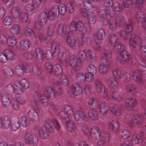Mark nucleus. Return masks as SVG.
<instances>
[{
  "instance_id": "58836bf2",
  "label": "nucleus",
  "mask_w": 146,
  "mask_h": 146,
  "mask_svg": "<svg viewBox=\"0 0 146 146\" xmlns=\"http://www.w3.org/2000/svg\"><path fill=\"white\" fill-rule=\"evenodd\" d=\"M24 33L25 35L27 36H30L31 38H33L35 36V33L33 31L32 29L28 27H25Z\"/></svg>"
},
{
  "instance_id": "09e8293b",
  "label": "nucleus",
  "mask_w": 146,
  "mask_h": 146,
  "mask_svg": "<svg viewBox=\"0 0 146 146\" xmlns=\"http://www.w3.org/2000/svg\"><path fill=\"white\" fill-rule=\"evenodd\" d=\"M36 7L34 6L33 4V5L29 4L27 5L25 8L27 11L25 13L29 14V15H32L34 12L33 9Z\"/></svg>"
},
{
  "instance_id": "2eb2a0df",
  "label": "nucleus",
  "mask_w": 146,
  "mask_h": 146,
  "mask_svg": "<svg viewBox=\"0 0 146 146\" xmlns=\"http://www.w3.org/2000/svg\"><path fill=\"white\" fill-rule=\"evenodd\" d=\"M76 79L78 82L81 83H83L85 80L89 82H91L93 81L92 77L89 78L88 73L84 74L83 73H79L77 74Z\"/></svg>"
},
{
  "instance_id": "bf43d9fd",
  "label": "nucleus",
  "mask_w": 146,
  "mask_h": 146,
  "mask_svg": "<svg viewBox=\"0 0 146 146\" xmlns=\"http://www.w3.org/2000/svg\"><path fill=\"white\" fill-rule=\"evenodd\" d=\"M43 56H44V58H46L48 59H52V56H55L56 55H54V54H52L51 52V50H46L44 51V53H43Z\"/></svg>"
},
{
  "instance_id": "603ef678",
  "label": "nucleus",
  "mask_w": 146,
  "mask_h": 146,
  "mask_svg": "<svg viewBox=\"0 0 146 146\" xmlns=\"http://www.w3.org/2000/svg\"><path fill=\"white\" fill-rule=\"evenodd\" d=\"M7 43L9 46L13 47L17 44V39L13 36L7 39Z\"/></svg>"
},
{
  "instance_id": "052dcab7",
  "label": "nucleus",
  "mask_w": 146,
  "mask_h": 146,
  "mask_svg": "<svg viewBox=\"0 0 146 146\" xmlns=\"http://www.w3.org/2000/svg\"><path fill=\"white\" fill-rule=\"evenodd\" d=\"M20 20L22 23H26L28 20V17L27 13L23 12L21 13L19 17Z\"/></svg>"
},
{
  "instance_id": "c03bdc74",
  "label": "nucleus",
  "mask_w": 146,
  "mask_h": 146,
  "mask_svg": "<svg viewBox=\"0 0 146 146\" xmlns=\"http://www.w3.org/2000/svg\"><path fill=\"white\" fill-rule=\"evenodd\" d=\"M60 49V45L58 42H54L52 44L51 52L52 54H55L57 52H58Z\"/></svg>"
},
{
  "instance_id": "72a5a7b5",
  "label": "nucleus",
  "mask_w": 146,
  "mask_h": 146,
  "mask_svg": "<svg viewBox=\"0 0 146 146\" xmlns=\"http://www.w3.org/2000/svg\"><path fill=\"white\" fill-rule=\"evenodd\" d=\"M3 52L4 54L5 55V56L7 57L8 59L10 60L14 59L15 55L13 51L9 49H6Z\"/></svg>"
},
{
  "instance_id": "f257e3e1",
  "label": "nucleus",
  "mask_w": 146,
  "mask_h": 146,
  "mask_svg": "<svg viewBox=\"0 0 146 146\" xmlns=\"http://www.w3.org/2000/svg\"><path fill=\"white\" fill-rule=\"evenodd\" d=\"M53 125H54L57 130L60 129V125L56 119H47L46 120L45 128L41 127L39 129V133L40 137L44 139H47L48 136L47 131L50 133L54 132V128Z\"/></svg>"
},
{
  "instance_id": "4468645a",
  "label": "nucleus",
  "mask_w": 146,
  "mask_h": 146,
  "mask_svg": "<svg viewBox=\"0 0 146 146\" xmlns=\"http://www.w3.org/2000/svg\"><path fill=\"white\" fill-rule=\"evenodd\" d=\"M69 62L70 66L72 68L75 69L76 70H79L81 68V60L77 58L71 56L70 58Z\"/></svg>"
},
{
  "instance_id": "c9c22d12",
  "label": "nucleus",
  "mask_w": 146,
  "mask_h": 146,
  "mask_svg": "<svg viewBox=\"0 0 146 146\" xmlns=\"http://www.w3.org/2000/svg\"><path fill=\"white\" fill-rule=\"evenodd\" d=\"M105 36L104 30L102 29L98 30L96 34V38L97 40H103Z\"/></svg>"
},
{
  "instance_id": "9b49d317",
  "label": "nucleus",
  "mask_w": 146,
  "mask_h": 146,
  "mask_svg": "<svg viewBox=\"0 0 146 146\" xmlns=\"http://www.w3.org/2000/svg\"><path fill=\"white\" fill-rule=\"evenodd\" d=\"M125 29L120 31L119 34L124 40H126L128 39L129 35L132 31L133 29L132 25L131 23L125 24Z\"/></svg>"
},
{
  "instance_id": "f8f14e48",
  "label": "nucleus",
  "mask_w": 146,
  "mask_h": 146,
  "mask_svg": "<svg viewBox=\"0 0 146 146\" xmlns=\"http://www.w3.org/2000/svg\"><path fill=\"white\" fill-rule=\"evenodd\" d=\"M58 6L54 5L50 9L48 13H47L48 19L50 21L54 20L58 16Z\"/></svg>"
},
{
  "instance_id": "4be33fe9",
  "label": "nucleus",
  "mask_w": 146,
  "mask_h": 146,
  "mask_svg": "<svg viewBox=\"0 0 146 146\" xmlns=\"http://www.w3.org/2000/svg\"><path fill=\"white\" fill-rule=\"evenodd\" d=\"M20 46L18 48L20 50H26L29 47L30 43L29 40L26 39H23L21 41Z\"/></svg>"
},
{
  "instance_id": "a19ab883",
  "label": "nucleus",
  "mask_w": 146,
  "mask_h": 146,
  "mask_svg": "<svg viewBox=\"0 0 146 146\" xmlns=\"http://www.w3.org/2000/svg\"><path fill=\"white\" fill-rule=\"evenodd\" d=\"M58 34L60 36H63L66 34L67 35L68 34H69L66 29V27L62 25H60L57 29Z\"/></svg>"
},
{
  "instance_id": "e433bc0d",
  "label": "nucleus",
  "mask_w": 146,
  "mask_h": 146,
  "mask_svg": "<svg viewBox=\"0 0 146 146\" xmlns=\"http://www.w3.org/2000/svg\"><path fill=\"white\" fill-rule=\"evenodd\" d=\"M85 117L84 113L81 111L77 110L75 112L74 117L76 121H82Z\"/></svg>"
},
{
  "instance_id": "f03ea898",
  "label": "nucleus",
  "mask_w": 146,
  "mask_h": 146,
  "mask_svg": "<svg viewBox=\"0 0 146 146\" xmlns=\"http://www.w3.org/2000/svg\"><path fill=\"white\" fill-rule=\"evenodd\" d=\"M45 92L47 93V96L45 95L38 94L36 92L34 94L33 96L35 99L38 98V102L46 106H48L49 103L48 98L51 100L55 98V95L54 90L50 87H47L45 88Z\"/></svg>"
},
{
  "instance_id": "dca6fc26",
  "label": "nucleus",
  "mask_w": 146,
  "mask_h": 146,
  "mask_svg": "<svg viewBox=\"0 0 146 146\" xmlns=\"http://www.w3.org/2000/svg\"><path fill=\"white\" fill-rule=\"evenodd\" d=\"M33 58L39 63L42 62L44 59L43 51L39 48H35Z\"/></svg>"
},
{
  "instance_id": "473e14b6",
  "label": "nucleus",
  "mask_w": 146,
  "mask_h": 146,
  "mask_svg": "<svg viewBox=\"0 0 146 146\" xmlns=\"http://www.w3.org/2000/svg\"><path fill=\"white\" fill-rule=\"evenodd\" d=\"M131 142L134 144L141 143L143 141V137L141 136V134L134 135L133 136L131 139Z\"/></svg>"
},
{
  "instance_id": "a211bd4d",
  "label": "nucleus",
  "mask_w": 146,
  "mask_h": 146,
  "mask_svg": "<svg viewBox=\"0 0 146 146\" xmlns=\"http://www.w3.org/2000/svg\"><path fill=\"white\" fill-rule=\"evenodd\" d=\"M107 12V9H101L98 12L100 20L102 21L104 25H106L107 23L106 20Z\"/></svg>"
},
{
  "instance_id": "2f4dec72",
  "label": "nucleus",
  "mask_w": 146,
  "mask_h": 146,
  "mask_svg": "<svg viewBox=\"0 0 146 146\" xmlns=\"http://www.w3.org/2000/svg\"><path fill=\"white\" fill-rule=\"evenodd\" d=\"M88 73V75L90 74V77H92L93 80H94L93 75L95 74L96 73V69L94 65L92 64H89L87 67Z\"/></svg>"
},
{
  "instance_id": "4c0bfd02",
  "label": "nucleus",
  "mask_w": 146,
  "mask_h": 146,
  "mask_svg": "<svg viewBox=\"0 0 146 146\" xmlns=\"http://www.w3.org/2000/svg\"><path fill=\"white\" fill-rule=\"evenodd\" d=\"M99 111L103 115H106L108 112V107L104 102L100 103L99 106Z\"/></svg>"
},
{
  "instance_id": "e2e57ef3",
  "label": "nucleus",
  "mask_w": 146,
  "mask_h": 146,
  "mask_svg": "<svg viewBox=\"0 0 146 146\" xmlns=\"http://www.w3.org/2000/svg\"><path fill=\"white\" fill-rule=\"evenodd\" d=\"M55 27L54 24H51L49 26L47 31V34L49 36L52 37L54 35Z\"/></svg>"
},
{
  "instance_id": "1a4fd4ad",
  "label": "nucleus",
  "mask_w": 146,
  "mask_h": 146,
  "mask_svg": "<svg viewBox=\"0 0 146 146\" xmlns=\"http://www.w3.org/2000/svg\"><path fill=\"white\" fill-rule=\"evenodd\" d=\"M117 60L121 63H123L124 62H127L131 60V64L133 65L135 63H133V58L132 56L125 50L122 52L117 57Z\"/></svg>"
},
{
  "instance_id": "338daca9",
  "label": "nucleus",
  "mask_w": 146,
  "mask_h": 146,
  "mask_svg": "<svg viewBox=\"0 0 146 146\" xmlns=\"http://www.w3.org/2000/svg\"><path fill=\"white\" fill-rule=\"evenodd\" d=\"M60 80L62 85L67 86L69 84V80L66 76L62 75L60 78Z\"/></svg>"
},
{
  "instance_id": "20e7f679",
  "label": "nucleus",
  "mask_w": 146,
  "mask_h": 146,
  "mask_svg": "<svg viewBox=\"0 0 146 146\" xmlns=\"http://www.w3.org/2000/svg\"><path fill=\"white\" fill-rule=\"evenodd\" d=\"M140 38L134 34H132L129 39V44L133 51L132 53L134 54L141 48L142 45Z\"/></svg>"
},
{
  "instance_id": "774afa93",
  "label": "nucleus",
  "mask_w": 146,
  "mask_h": 146,
  "mask_svg": "<svg viewBox=\"0 0 146 146\" xmlns=\"http://www.w3.org/2000/svg\"><path fill=\"white\" fill-rule=\"evenodd\" d=\"M18 93V95L16 96L17 100L16 101L18 102L19 104H23L25 103V100L23 96Z\"/></svg>"
},
{
  "instance_id": "ddd939ff",
  "label": "nucleus",
  "mask_w": 146,
  "mask_h": 146,
  "mask_svg": "<svg viewBox=\"0 0 146 146\" xmlns=\"http://www.w3.org/2000/svg\"><path fill=\"white\" fill-rule=\"evenodd\" d=\"M29 70L28 68L26 63H24L21 66H17L15 68V71L18 76H22L24 73H27Z\"/></svg>"
},
{
  "instance_id": "79ce46f5",
  "label": "nucleus",
  "mask_w": 146,
  "mask_h": 146,
  "mask_svg": "<svg viewBox=\"0 0 146 146\" xmlns=\"http://www.w3.org/2000/svg\"><path fill=\"white\" fill-rule=\"evenodd\" d=\"M52 72L56 75H60L62 72V66L59 64H56L53 66Z\"/></svg>"
},
{
  "instance_id": "69168bd1",
  "label": "nucleus",
  "mask_w": 146,
  "mask_h": 146,
  "mask_svg": "<svg viewBox=\"0 0 146 146\" xmlns=\"http://www.w3.org/2000/svg\"><path fill=\"white\" fill-rule=\"evenodd\" d=\"M30 104L35 110H37L38 112H40V108L39 105L35 99L32 100L30 102Z\"/></svg>"
},
{
  "instance_id": "6e6552de",
  "label": "nucleus",
  "mask_w": 146,
  "mask_h": 146,
  "mask_svg": "<svg viewBox=\"0 0 146 146\" xmlns=\"http://www.w3.org/2000/svg\"><path fill=\"white\" fill-rule=\"evenodd\" d=\"M25 143L32 146H36L38 142V138L34 134L30 135L28 132H26L25 134Z\"/></svg>"
},
{
  "instance_id": "7ed1b4c3",
  "label": "nucleus",
  "mask_w": 146,
  "mask_h": 146,
  "mask_svg": "<svg viewBox=\"0 0 146 146\" xmlns=\"http://www.w3.org/2000/svg\"><path fill=\"white\" fill-rule=\"evenodd\" d=\"M111 51L107 49H104L102 55V63L100 65L99 68V71L102 74H105L107 72L108 68L111 63Z\"/></svg>"
},
{
  "instance_id": "13d9d810",
  "label": "nucleus",
  "mask_w": 146,
  "mask_h": 146,
  "mask_svg": "<svg viewBox=\"0 0 146 146\" xmlns=\"http://www.w3.org/2000/svg\"><path fill=\"white\" fill-rule=\"evenodd\" d=\"M118 123L115 121H112L109 124V128L113 131H116L118 129Z\"/></svg>"
},
{
  "instance_id": "680f3d73",
  "label": "nucleus",
  "mask_w": 146,
  "mask_h": 146,
  "mask_svg": "<svg viewBox=\"0 0 146 146\" xmlns=\"http://www.w3.org/2000/svg\"><path fill=\"white\" fill-rule=\"evenodd\" d=\"M78 59L82 62L84 61L86 58V56L85 52L83 50H80L78 53Z\"/></svg>"
},
{
  "instance_id": "ea45409f",
  "label": "nucleus",
  "mask_w": 146,
  "mask_h": 146,
  "mask_svg": "<svg viewBox=\"0 0 146 146\" xmlns=\"http://www.w3.org/2000/svg\"><path fill=\"white\" fill-rule=\"evenodd\" d=\"M114 46L115 48V50L118 54H120L122 52L125 50L124 46L121 43L117 42Z\"/></svg>"
},
{
  "instance_id": "5701e85b",
  "label": "nucleus",
  "mask_w": 146,
  "mask_h": 146,
  "mask_svg": "<svg viewBox=\"0 0 146 146\" xmlns=\"http://www.w3.org/2000/svg\"><path fill=\"white\" fill-rule=\"evenodd\" d=\"M48 19L47 13L45 12H42L40 13L38 16V22L41 25H45Z\"/></svg>"
},
{
  "instance_id": "4d7b16f0",
  "label": "nucleus",
  "mask_w": 146,
  "mask_h": 146,
  "mask_svg": "<svg viewBox=\"0 0 146 146\" xmlns=\"http://www.w3.org/2000/svg\"><path fill=\"white\" fill-rule=\"evenodd\" d=\"M19 26L17 24L14 25L10 29V32L13 35L17 34L19 32Z\"/></svg>"
},
{
  "instance_id": "864d4df0",
  "label": "nucleus",
  "mask_w": 146,
  "mask_h": 146,
  "mask_svg": "<svg viewBox=\"0 0 146 146\" xmlns=\"http://www.w3.org/2000/svg\"><path fill=\"white\" fill-rule=\"evenodd\" d=\"M20 121L23 127H27L30 123V121L25 116L21 117Z\"/></svg>"
},
{
  "instance_id": "cd10ccee",
  "label": "nucleus",
  "mask_w": 146,
  "mask_h": 146,
  "mask_svg": "<svg viewBox=\"0 0 146 146\" xmlns=\"http://www.w3.org/2000/svg\"><path fill=\"white\" fill-rule=\"evenodd\" d=\"M13 97L4 96L2 97L1 100L3 106L5 107H7L10 105L11 102L12 101Z\"/></svg>"
},
{
  "instance_id": "412c9836",
  "label": "nucleus",
  "mask_w": 146,
  "mask_h": 146,
  "mask_svg": "<svg viewBox=\"0 0 146 146\" xmlns=\"http://www.w3.org/2000/svg\"><path fill=\"white\" fill-rule=\"evenodd\" d=\"M132 75L133 80L135 82H140L142 81V74L140 71L138 70H135L132 73Z\"/></svg>"
},
{
  "instance_id": "a18cd8bd",
  "label": "nucleus",
  "mask_w": 146,
  "mask_h": 146,
  "mask_svg": "<svg viewBox=\"0 0 146 146\" xmlns=\"http://www.w3.org/2000/svg\"><path fill=\"white\" fill-rule=\"evenodd\" d=\"M109 42L111 44L114 45L118 42L117 37L114 34H110L108 38Z\"/></svg>"
},
{
  "instance_id": "393cba45",
  "label": "nucleus",
  "mask_w": 146,
  "mask_h": 146,
  "mask_svg": "<svg viewBox=\"0 0 146 146\" xmlns=\"http://www.w3.org/2000/svg\"><path fill=\"white\" fill-rule=\"evenodd\" d=\"M6 94L10 97H13L14 95V90L13 86L10 84L6 85L5 88Z\"/></svg>"
},
{
  "instance_id": "de8ad7c7",
  "label": "nucleus",
  "mask_w": 146,
  "mask_h": 146,
  "mask_svg": "<svg viewBox=\"0 0 146 146\" xmlns=\"http://www.w3.org/2000/svg\"><path fill=\"white\" fill-rule=\"evenodd\" d=\"M58 15L59 14L61 15H64L67 11L66 6L64 4H60L59 7L58 6Z\"/></svg>"
},
{
  "instance_id": "b1692460",
  "label": "nucleus",
  "mask_w": 146,
  "mask_h": 146,
  "mask_svg": "<svg viewBox=\"0 0 146 146\" xmlns=\"http://www.w3.org/2000/svg\"><path fill=\"white\" fill-rule=\"evenodd\" d=\"M71 91L75 95H80L82 91L79 84L77 83L74 84L71 88Z\"/></svg>"
},
{
  "instance_id": "37998d69",
  "label": "nucleus",
  "mask_w": 146,
  "mask_h": 146,
  "mask_svg": "<svg viewBox=\"0 0 146 146\" xmlns=\"http://www.w3.org/2000/svg\"><path fill=\"white\" fill-rule=\"evenodd\" d=\"M74 122L72 121L69 120L66 122V124L68 130L70 132H74L75 130V127L74 125Z\"/></svg>"
},
{
  "instance_id": "0e129e2a",
  "label": "nucleus",
  "mask_w": 146,
  "mask_h": 146,
  "mask_svg": "<svg viewBox=\"0 0 146 146\" xmlns=\"http://www.w3.org/2000/svg\"><path fill=\"white\" fill-rule=\"evenodd\" d=\"M12 17L10 16L6 17L3 21L4 25H5L9 26L12 23L13 20Z\"/></svg>"
},
{
  "instance_id": "bb28decb",
  "label": "nucleus",
  "mask_w": 146,
  "mask_h": 146,
  "mask_svg": "<svg viewBox=\"0 0 146 146\" xmlns=\"http://www.w3.org/2000/svg\"><path fill=\"white\" fill-rule=\"evenodd\" d=\"M66 56V54L64 52H60L58 53V57L59 62L64 67L66 66L67 64Z\"/></svg>"
},
{
  "instance_id": "f3484780",
  "label": "nucleus",
  "mask_w": 146,
  "mask_h": 146,
  "mask_svg": "<svg viewBox=\"0 0 146 146\" xmlns=\"http://www.w3.org/2000/svg\"><path fill=\"white\" fill-rule=\"evenodd\" d=\"M21 12L20 7L19 6H15L12 9L11 11V15L12 17L14 19L19 18Z\"/></svg>"
},
{
  "instance_id": "aec40b11",
  "label": "nucleus",
  "mask_w": 146,
  "mask_h": 146,
  "mask_svg": "<svg viewBox=\"0 0 146 146\" xmlns=\"http://www.w3.org/2000/svg\"><path fill=\"white\" fill-rule=\"evenodd\" d=\"M35 110V111L33 109H30L28 112V115L29 118L33 119L34 121H36L38 119V113L40 112H38L37 110Z\"/></svg>"
},
{
  "instance_id": "423d86ee",
  "label": "nucleus",
  "mask_w": 146,
  "mask_h": 146,
  "mask_svg": "<svg viewBox=\"0 0 146 146\" xmlns=\"http://www.w3.org/2000/svg\"><path fill=\"white\" fill-rule=\"evenodd\" d=\"M14 86L17 90V93L20 94H23V89L26 90L29 88V83L25 79H22L19 81H15L14 82Z\"/></svg>"
},
{
  "instance_id": "a878e982",
  "label": "nucleus",
  "mask_w": 146,
  "mask_h": 146,
  "mask_svg": "<svg viewBox=\"0 0 146 146\" xmlns=\"http://www.w3.org/2000/svg\"><path fill=\"white\" fill-rule=\"evenodd\" d=\"M126 107L127 108H131L135 106L136 104L135 99L132 98H129L126 100Z\"/></svg>"
},
{
  "instance_id": "5fc2aeb1",
  "label": "nucleus",
  "mask_w": 146,
  "mask_h": 146,
  "mask_svg": "<svg viewBox=\"0 0 146 146\" xmlns=\"http://www.w3.org/2000/svg\"><path fill=\"white\" fill-rule=\"evenodd\" d=\"M116 23L117 25H121L125 23L124 17L121 15H118L115 17Z\"/></svg>"
},
{
  "instance_id": "8fccbe9b",
  "label": "nucleus",
  "mask_w": 146,
  "mask_h": 146,
  "mask_svg": "<svg viewBox=\"0 0 146 146\" xmlns=\"http://www.w3.org/2000/svg\"><path fill=\"white\" fill-rule=\"evenodd\" d=\"M3 73L5 77L7 78H11L13 76V71L9 68L5 69L3 70Z\"/></svg>"
},
{
  "instance_id": "6ab92c4d",
  "label": "nucleus",
  "mask_w": 146,
  "mask_h": 146,
  "mask_svg": "<svg viewBox=\"0 0 146 146\" xmlns=\"http://www.w3.org/2000/svg\"><path fill=\"white\" fill-rule=\"evenodd\" d=\"M67 42L68 45L73 49H75L77 47L78 42L74 38H70L69 34H68L66 35Z\"/></svg>"
},
{
  "instance_id": "3c124183",
  "label": "nucleus",
  "mask_w": 146,
  "mask_h": 146,
  "mask_svg": "<svg viewBox=\"0 0 146 146\" xmlns=\"http://www.w3.org/2000/svg\"><path fill=\"white\" fill-rule=\"evenodd\" d=\"M120 136L123 139H127L129 137L130 134L129 131L127 129H124L120 132Z\"/></svg>"
},
{
  "instance_id": "0eeeda50",
  "label": "nucleus",
  "mask_w": 146,
  "mask_h": 146,
  "mask_svg": "<svg viewBox=\"0 0 146 146\" xmlns=\"http://www.w3.org/2000/svg\"><path fill=\"white\" fill-rule=\"evenodd\" d=\"M143 117L140 115H135L133 117L132 120L127 122L128 125L131 127L136 125H142L143 122V117L146 119V112L142 115Z\"/></svg>"
},
{
  "instance_id": "39448f33",
  "label": "nucleus",
  "mask_w": 146,
  "mask_h": 146,
  "mask_svg": "<svg viewBox=\"0 0 146 146\" xmlns=\"http://www.w3.org/2000/svg\"><path fill=\"white\" fill-rule=\"evenodd\" d=\"M69 28L70 32L72 34H75L77 31L82 32L84 29L83 22L80 20L72 21L69 24Z\"/></svg>"
},
{
  "instance_id": "49530a36",
  "label": "nucleus",
  "mask_w": 146,
  "mask_h": 146,
  "mask_svg": "<svg viewBox=\"0 0 146 146\" xmlns=\"http://www.w3.org/2000/svg\"><path fill=\"white\" fill-rule=\"evenodd\" d=\"M100 134V137L104 142H108L110 140V137L108 133L106 131H103Z\"/></svg>"
},
{
  "instance_id": "9d476101",
  "label": "nucleus",
  "mask_w": 146,
  "mask_h": 146,
  "mask_svg": "<svg viewBox=\"0 0 146 146\" xmlns=\"http://www.w3.org/2000/svg\"><path fill=\"white\" fill-rule=\"evenodd\" d=\"M95 85L96 90L100 97L106 98L107 96V92L104 86L102 84L100 81L98 80H96Z\"/></svg>"
},
{
  "instance_id": "6e6d98bb",
  "label": "nucleus",
  "mask_w": 146,
  "mask_h": 146,
  "mask_svg": "<svg viewBox=\"0 0 146 146\" xmlns=\"http://www.w3.org/2000/svg\"><path fill=\"white\" fill-rule=\"evenodd\" d=\"M113 9L115 12L119 13L122 11V6L118 2H115L113 3Z\"/></svg>"
},
{
  "instance_id": "c85d7f7f",
  "label": "nucleus",
  "mask_w": 146,
  "mask_h": 146,
  "mask_svg": "<svg viewBox=\"0 0 146 146\" xmlns=\"http://www.w3.org/2000/svg\"><path fill=\"white\" fill-rule=\"evenodd\" d=\"M91 136L93 139L98 140L100 137L99 129L97 127L92 128L91 130Z\"/></svg>"
},
{
  "instance_id": "c756f323",
  "label": "nucleus",
  "mask_w": 146,
  "mask_h": 146,
  "mask_svg": "<svg viewBox=\"0 0 146 146\" xmlns=\"http://www.w3.org/2000/svg\"><path fill=\"white\" fill-rule=\"evenodd\" d=\"M2 127L4 128L7 129L10 125V119L8 116L5 115L1 117Z\"/></svg>"
},
{
  "instance_id": "7c9ffc66",
  "label": "nucleus",
  "mask_w": 146,
  "mask_h": 146,
  "mask_svg": "<svg viewBox=\"0 0 146 146\" xmlns=\"http://www.w3.org/2000/svg\"><path fill=\"white\" fill-rule=\"evenodd\" d=\"M88 113L89 117L92 120L97 119L98 118V112L96 109H92L90 110Z\"/></svg>"
},
{
  "instance_id": "f704fd0d",
  "label": "nucleus",
  "mask_w": 146,
  "mask_h": 146,
  "mask_svg": "<svg viewBox=\"0 0 146 146\" xmlns=\"http://www.w3.org/2000/svg\"><path fill=\"white\" fill-rule=\"evenodd\" d=\"M107 82L109 86L111 88H116L117 86V81L113 77H110L107 80Z\"/></svg>"
}]
</instances>
